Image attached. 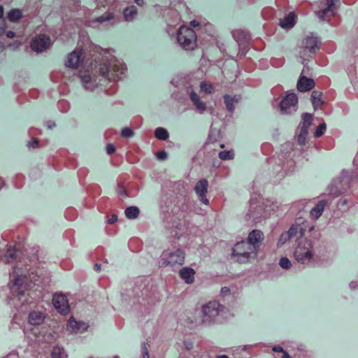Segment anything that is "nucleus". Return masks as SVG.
Listing matches in <instances>:
<instances>
[{"label":"nucleus","instance_id":"49530a36","mask_svg":"<svg viewBox=\"0 0 358 358\" xmlns=\"http://www.w3.org/2000/svg\"><path fill=\"white\" fill-rule=\"evenodd\" d=\"M29 134L31 136H38L41 134V130L35 127L29 129Z\"/></svg>","mask_w":358,"mask_h":358},{"label":"nucleus","instance_id":"774afa93","mask_svg":"<svg viewBox=\"0 0 358 358\" xmlns=\"http://www.w3.org/2000/svg\"><path fill=\"white\" fill-rule=\"evenodd\" d=\"M216 358H229V357L226 355H222L217 356Z\"/></svg>","mask_w":358,"mask_h":358},{"label":"nucleus","instance_id":"412c9836","mask_svg":"<svg viewBox=\"0 0 358 358\" xmlns=\"http://www.w3.org/2000/svg\"><path fill=\"white\" fill-rule=\"evenodd\" d=\"M85 324L83 322L76 320L71 317L69 320L67 324V329L72 333H78L80 331L85 329Z\"/></svg>","mask_w":358,"mask_h":358},{"label":"nucleus","instance_id":"3c124183","mask_svg":"<svg viewBox=\"0 0 358 358\" xmlns=\"http://www.w3.org/2000/svg\"><path fill=\"white\" fill-rule=\"evenodd\" d=\"M117 221V215L115 214H113L108 217L107 222L108 224H112L115 223Z\"/></svg>","mask_w":358,"mask_h":358},{"label":"nucleus","instance_id":"aec40b11","mask_svg":"<svg viewBox=\"0 0 358 358\" xmlns=\"http://www.w3.org/2000/svg\"><path fill=\"white\" fill-rule=\"evenodd\" d=\"M195 271L189 267H183L179 274L180 278L187 284H192L194 281Z\"/></svg>","mask_w":358,"mask_h":358},{"label":"nucleus","instance_id":"37998d69","mask_svg":"<svg viewBox=\"0 0 358 358\" xmlns=\"http://www.w3.org/2000/svg\"><path fill=\"white\" fill-rule=\"evenodd\" d=\"M3 14V6L0 5V20L2 19ZM6 29V23L3 20L1 22L0 24V36L2 35L5 32Z\"/></svg>","mask_w":358,"mask_h":358},{"label":"nucleus","instance_id":"393cba45","mask_svg":"<svg viewBox=\"0 0 358 358\" xmlns=\"http://www.w3.org/2000/svg\"><path fill=\"white\" fill-rule=\"evenodd\" d=\"M137 14L138 10L135 6H129L123 11L124 20L127 22L134 20L137 16Z\"/></svg>","mask_w":358,"mask_h":358},{"label":"nucleus","instance_id":"f257e3e1","mask_svg":"<svg viewBox=\"0 0 358 358\" xmlns=\"http://www.w3.org/2000/svg\"><path fill=\"white\" fill-rule=\"evenodd\" d=\"M340 3V0H320L317 2L318 9L315 13L321 20L337 25L339 20L336 13Z\"/></svg>","mask_w":358,"mask_h":358},{"label":"nucleus","instance_id":"79ce46f5","mask_svg":"<svg viewBox=\"0 0 358 358\" xmlns=\"http://www.w3.org/2000/svg\"><path fill=\"white\" fill-rule=\"evenodd\" d=\"M290 239H291V238L289 236L287 231L286 233L282 234L278 240V246H281V245H284L287 241H288Z\"/></svg>","mask_w":358,"mask_h":358},{"label":"nucleus","instance_id":"338daca9","mask_svg":"<svg viewBox=\"0 0 358 358\" xmlns=\"http://www.w3.org/2000/svg\"><path fill=\"white\" fill-rule=\"evenodd\" d=\"M135 3L138 6H142L143 4V0H135Z\"/></svg>","mask_w":358,"mask_h":358},{"label":"nucleus","instance_id":"58836bf2","mask_svg":"<svg viewBox=\"0 0 358 358\" xmlns=\"http://www.w3.org/2000/svg\"><path fill=\"white\" fill-rule=\"evenodd\" d=\"M234 154L233 150H225L219 152V157L222 160H229L234 158Z\"/></svg>","mask_w":358,"mask_h":358},{"label":"nucleus","instance_id":"6ab92c4d","mask_svg":"<svg viewBox=\"0 0 358 358\" xmlns=\"http://www.w3.org/2000/svg\"><path fill=\"white\" fill-rule=\"evenodd\" d=\"M45 319V315L41 312L34 310L31 311L28 317L29 323L31 325L36 326L43 324Z\"/></svg>","mask_w":358,"mask_h":358},{"label":"nucleus","instance_id":"4be33fe9","mask_svg":"<svg viewBox=\"0 0 358 358\" xmlns=\"http://www.w3.org/2000/svg\"><path fill=\"white\" fill-rule=\"evenodd\" d=\"M304 228L301 224H293L290 229L287 231L289 236L292 238L299 239L301 238L304 233Z\"/></svg>","mask_w":358,"mask_h":358},{"label":"nucleus","instance_id":"f3484780","mask_svg":"<svg viewBox=\"0 0 358 358\" xmlns=\"http://www.w3.org/2000/svg\"><path fill=\"white\" fill-rule=\"evenodd\" d=\"M297 16L294 12H290L280 20V26L285 29H290L296 24Z\"/></svg>","mask_w":358,"mask_h":358},{"label":"nucleus","instance_id":"1a4fd4ad","mask_svg":"<svg viewBox=\"0 0 358 358\" xmlns=\"http://www.w3.org/2000/svg\"><path fill=\"white\" fill-rule=\"evenodd\" d=\"M298 103V97L296 94L287 93L286 95L282 97L280 103V108L283 113H290L292 110H296V106Z\"/></svg>","mask_w":358,"mask_h":358},{"label":"nucleus","instance_id":"bf43d9fd","mask_svg":"<svg viewBox=\"0 0 358 358\" xmlns=\"http://www.w3.org/2000/svg\"><path fill=\"white\" fill-rule=\"evenodd\" d=\"M281 358H292L291 356L285 350L281 352Z\"/></svg>","mask_w":358,"mask_h":358},{"label":"nucleus","instance_id":"b1692460","mask_svg":"<svg viewBox=\"0 0 358 358\" xmlns=\"http://www.w3.org/2000/svg\"><path fill=\"white\" fill-rule=\"evenodd\" d=\"M189 98L199 113H202L206 110V103L201 100L196 93L192 92L189 95Z\"/></svg>","mask_w":358,"mask_h":358},{"label":"nucleus","instance_id":"09e8293b","mask_svg":"<svg viewBox=\"0 0 358 358\" xmlns=\"http://www.w3.org/2000/svg\"><path fill=\"white\" fill-rule=\"evenodd\" d=\"M157 159L160 160H164L167 158V154L164 151H159L156 153Z\"/></svg>","mask_w":358,"mask_h":358},{"label":"nucleus","instance_id":"4d7b16f0","mask_svg":"<svg viewBox=\"0 0 358 358\" xmlns=\"http://www.w3.org/2000/svg\"><path fill=\"white\" fill-rule=\"evenodd\" d=\"M143 358H149L148 351L145 346L143 347Z\"/></svg>","mask_w":358,"mask_h":358},{"label":"nucleus","instance_id":"680f3d73","mask_svg":"<svg viewBox=\"0 0 358 358\" xmlns=\"http://www.w3.org/2000/svg\"><path fill=\"white\" fill-rule=\"evenodd\" d=\"M215 143V141L213 140L212 136H210L208 138V141L206 142L207 145L213 144Z\"/></svg>","mask_w":358,"mask_h":358},{"label":"nucleus","instance_id":"c9c22d12","mask_svg":"<svg viewBox=\"0 0 358 358\" xmlns=\"http://www.w3.org/2000/svg\"><path fill=\"white\" fill-rule=\"evenodd\" d=\"M327 125L324 122H321L317 127L316 128L315 132H314V136L315 138H319L322 136L324 131H326Z\"/></svg>","mask_w":358,"mask_h":358},{"label":"nucleus","instance_id":"5fc2aeb1","mask_svg":"<svg viewBox=\"0 0 358 358\" xmlns=\"http://www.w3.org/2000/svg\"><path fill=\"white\" fill-rule=\"evenodd\" d=\"M140 245V242L137 239H132L129 241V246L131 249H133V245Z\"/></svg>","mask_w":358,"mask_h":358},{"label":"nucleus","instance_id":"7c9ffc66","mask_svg":"<svg viewBox=\"0 0 358 358\" xmlns=\"http://www.w3.org/2000/svg\"><path fill=\"white\" fill-rule=\"evenodd\" d=\"M127 159L131 164H135L140 159V152L138 150H129L127 153Z\"/></svg>","mask_w":358,"mask_h":358},{"label":"nucleus","instance_id":"a211bd4d","mask_svg":"<svg viewBox=\"0 0 358 358\" xmlns=\"http://www.w3.org/2000/svg\"><path fill=\"white\" fill-rule=\"evenodd\" d=\"M234 39L241 45L248 43L250 40V35L248 31L243 29H235L232 31Z\"/></svg>","mask_w":358,"mask_h":358},{"label":"nucleus","instance_id":"8fccbe9b","mask_svg":"<svg viewBox=\"0 0 358 358\" xmlns=\"http://www.w3.org/2000/svg\"><path fill=\"white\" fill-rule=\"evenodd\" d=\"M51 164H52V166L55 169H60V165L57 163V156H53L51 159Z\"/></svg>","mask_w":358,"mask_h":358},{"label":"nucleus","instance_id":"603ef678","mask_svg":"<svg viewBox=\"0 0 358 358\" xmlns=\"http://www.w3.org/2000/svg\"><path fill=\"white\" fill-rule=\"evenodd\" d=\"M76 212L73 209H69L66 211V216L69 219L73 220Z\"/></svg>","mask_w":358,"mask_h":358},{"label":"nucleus","instance_id":"ddd939ff","mask_svg":"<svg viewBox=\"0 0 358 358\" xmlns=\"http://www.w3.org/2000/svg\"><path fill=\"white\" fill-rule=\"evenodd\" d=\"M54 307L62 314H66L69 311V305L66 297L62 294H55L52 299Z\"/></svg>","mask_w":358,"mask_h":358},{"label":"nucleus","instance_id":"6e6552de","mask_svg":"<svg viewBox=\"0 0 358 358\" xmlns=\"http://www.w3.org/2000/svg\"><path fill=\"white\" fill-rule=\"evenodd\" d=\"M52 41L50 37L45 34L35 35L30 41L31 49L37 52H43L50 48Z\"/></svg>","mask_w":358,"mask_h":358},{"label":"nucleus","instance_id":"4c0bfd02","mask_svg":"<svg viewBox=\"0 0 358 358\" xmlns=\"http://www.w3.org/2000/svg\"><path fill=\"white\" fill-rule=\"evenodd\" d=\"M92 257L94 259L102 261L104 259L103 248H97L92 254Z\"/></svg>","mask_w":358,"mask_h":358},{"label":"nucleus","instance_id":"052dcab7","mask_svg":"<svg viewBox=\"0 0 358 358\" xmlns=\"http://www.w3.org/2000/svg\"><path fill=\"white\" fill-rule=\"evenodd\" d=\"M229 292H230V289L227 287H224L222 288V289H221V293L224 295L227 294Z\"/></svg>","mask_w":358,"mask_h":358},{"label":"nucleus","instance_id":"5701e85b","mask_svg":"<svg viewBox=\"0 0 358 358\" xmlns=\"http://www.w3.org/2000/svg\"><path fill=\"white\" fill-rule=\"evenodd\" d=\"M327 201L325 200L320 201L316 206L310 210V217L314 219H318L322 214L324 207L327 206Z\"/></svg>","mask_w":358,"mask_h":358},{"label":"nucleus","instance_id":"864d4df0","mask_svg":"<svg viewBox=\"0 0 358 358\" xmlns=\"http://www.w3.org/2000/svg\"><path fill=\"white\" fill-rule=\"evenodd\" d=\"M189 226V222L186 220H184L183 224L179 227L176 226V227L180 230H187Z\"/></svg>","mask_w":358,"mask_h":358},{"label":"nucleus","instance_id":"ea45409f","mask_svg":"<svg viewBox=\"0 0 358 358\" xmlns=\"http://www.w3.org/2000/svg\"><path fill=\"white\" fill-rule=\"evenodd\" d=\"M308 131L300 129L299 134L296 136L297 142L300 145H304L306 141Z\"/></svg>","mask_w":358,"mask_h":358},{"label":"nucleus","instance_id":"9d476101","mask_svg":"<svg viewBox=\"0 0 358 358\" xmlns=\"http://www.w3.org/2000/svg\"><path fill=\"white\" fill-rule=\"evenodd\" d=\"M84 60V51L82 48H76L69 53L65 62V66L71 69H78Z\"/></svg>","mask_w":358,"mask_h":358},{"label":"nucleus","instance_id":"cd10ccee","mask_svg":"<svg viewBox=\"0 0 358 358\" xmlns=\"http://www.w3.org/2000/svg\"><path fill=\"white\" fill-rule=\"evenodd\" d=\"M127 176L121 175L118 179V194L120 196H128V192L124 187L125 181L127 180Z\"/></svg>","mask_w":358,"mask_h":358},{"label":"nucleus","instance_id":"69168bd1","mask_svg":"<svg viewBox=\"0 0 358 358\" xmlns=\"http://www.w3.org/2000/svg\"><path fill=\"white\" fill-rule=\"evenodd\" d=\"M31 93L32 96H33L34 98H36V97H38V92L37 91H36V90H33Z\"/></svg>","mask_w":358,"mask_h":358},{"label":"nucleus","instance_id":"2eb2a0df","mask_svg":"<svg viewBox=\"0 0 358 358\" xmlns=\"http://www.w3.org/2000/svg\"><path fill=\"white\" fill-rule=\"evenodd\" d=\"M310 101L315 110H323L327 102L324 99L322 92L313 90L310 95Z\"/></svg>","mask_w":358,"mask_h":358},{"label":"nucleus","instance_id":"473e14b6","mask_svg":"<svg viewBox=\"0 0 358 358\" xmlns=\"http://www.w3.org/2000/svg\"><path fill=\"white\" fill-rule=\"evenodd\" d=\"M51 357L52 358H65L67 356L64 348L55 346L52 350Z\"/></svg>","mask_w":358,"mask_h":358},{"label":"nucleus","instance_id":"c85d7f7f","mask_svg":"<svg viewBox=\"0 0 358 358\" xmlns=\"http://www.w3.org/2000/svg\"><path fill=\"white\" fill-rule=\"evenodd\" d=\"M224 101L227 110L232 112L234 110V103H237L238 99L236 96L225 95L224 96Z\"/></svg>","mask_w":358,"mask_h":358},{"label":"nucleus","instance_id":"13d9d810","mask_svg":"<svg viewBox=\"0 0 358 358\" xmlns=\"http://www.w3.org/2000/svg\"><path fill=\"white\" fill-rule=\"evenodd\" d=\"M6 36L9 38H13L15 36V34L12 31H8L6 32Z\"/></svg>","mask_w":358,"mask_h":358},{"label":"nucleus","instance_id":"0eeeda50","mask_svg":"<svg viewBox=\"0 0 358 358\" xmlns=\"http://www.w3.org/2000/svg\"><path fill=\"white\" fill-rule=\"evenodd\" d=\"M185 262V252L181 249L174 252L164 251L159 262L161 266L182 265Z\"/></svg>","mask_w":358,"mask_h":358},{"label":"nucleus","instance_id":"de8ad7c7","mask_svg":"<svg viewBox=\"0 0 358 358\" xmlns=\"http://www.w3.org/2000/svg\"><path fill=\"white\" fill-rule=\"evenodd\" d=\"M106 150L108 155H112L115 152L116 148L114 145L109 143L106 145Z\"/></svg>","mask_w":358,"mask_h":358},{"label":"nucleus","instance_id":"39448f33","mask_svg":"<svg viewBox=\"0 0 358 358\" xmlns=\"http://www.w3.org/2000/svg\"><path fill=\"white\" fill-rule=\"evenodd\" d=\"M180 45L186 50H193L197 46V36L194 29L187 26H181L177 34Z\"/></svg>","mask_w":358,"mask_h":358},{"label":"nucleus","instance_id":"72a5a7b5","mask_svg":"<svg viewBox=\"0 0 358 358\" xmlns=\"http://www.w3.org/2000/svg\"><path fill=\"white\" fill-rule=\"evenodd\" d=\"M155 136L159 140L165 141L169 138V133L164 128L159 127L155 129Z\"/></svg>","mask_w":358,"mask_h":358},{"label":"nucleus","instance_id":"a18cd8bd","mask_svg":"<svg viewBox=\"0 0 358 358\" xmlns=\"http://www.w3.org/2000/svg\"><path fill=\"white\" fill-rule=\"evenodd\" d=\"M28 146L32 148H39V141L36 138H31V139L28 143Z\"/></svg>","mask_w":358,"mask_h":358},{"label":"nucleus","instance_id":"dca6fc26","mask_svg":"<svg viewBox=\"0 0 358 358\" xmlns=\"http://www.w3.org/2000/svg\"><path fill=\"white\" fill-rule=\"evenodd\" d=\"M208 182L206 179L200 180L195 186V191L199 195L201 201L205 203L208 204V199L206 198V194L208 191Z\"/></svg>","mask_w":358,"mask_h":358},{"label":"nucleus","instance_id":"f03ea898","mask_svg":"<svg viewBox=\"0 0 358 358\" xmlns=\"http://www.w3.org/2000/svg\"><path fill=\"white\" fill-rule=\"evenodd\" d=\"M293 256L298 263L306 265L313 264L318 259L315 253L312 241L306 239L301 241L298 243Z\"/></svg>","mask_w":358,"mask_h":358},{"label":"nucleus","instance_id":"e2e57ef3","mask_svg":"<svg viewBox=\"0 0 358 358\" xmlns=\"http://www.w3.org/2000/svg\"><path fill=\"white\" fill-rule=\"evenodd\" d=\"M357 0H344V2L348 5L354 4Z\"/></svg>","mask_w":358,"mask_h":358},{"label":"nucleus","instance_id":"6e6d98bb","mask_svg":"<svg viewBox=\"0 0 358 358\" xmlns=\"http://www.w3.org/2000/svg\"><path fill=\"white\" fill-rule=\"evenodd\" d=\"M283 348L280 346H274L273 348V351L275 352H279V353H281L282 351H283Z\"/></svg>","mask_w":358,"mask_h":358},{"label":"nucleus","instance_id":"4468645a","mask_svg":"<svg viewBox=\"0 0 358 358\" xmlns=\"http://www.w3.org/2000/svg\"><path fill=\"white\" fill-rule=\"evenodd\" d=\"M315 86V82L313 79L300 75L296 84L297 90L300 92H306L313 90Z\"/></svg>","mask_w":358,"mask_h":358},{"label":"nucleus","instance_id":"c03bdc74","mask_svg":"<svg viewBox=\"0 0 358 358\" xmlns=\"http://www.w3.org/2000/svg\"><path fill=\"white\" fill-rule=\"evenodd\" d=\"M121 135L122 137L129 138L134 135V131L131 129L125 127L122 130Z\"/></svg>","mask_w":358,"mask_h":358},{"label":"nucleus","instance_id":"0e129e2a","mask_svg":"<svg viewBox=\"0 0 358 358\" xmlns=\"http://www.w3.org/2000/svg\"><path fill=\"white\" fill-rule=\"evenodd\" d=\"M94 269L97 271H101V264L96 263L94 265Z\"/></svg>","mask_w":358,"mask_h":358},{"label":"nucleus","instance_id":"e433bc0d","mask_svg":"<svg viewBox=\"0 0 358 358\" xmlns=\"http://www.w3.org/2000/svg\"><path fill=\"white\" fill-rule=\"evenodd\" d=\"M24 277H22V276H17L15 280H14V282H13V285L15 286H17L18 287V289L20 290V292H23L24 288L27 287V284L25 285V286L24 287V283H25V282H24Z\"/></svg>","mask_w":358,"mask_h":358},{"label":"nucleus","instance_id":"2f4dec72","mask_svg":"<svg viewBox=\"0 0 358 358\" xmlns=\"http://www.w3.org/2000/svg\"><path fill=\"white\" fill-rule=\"evenodd\" d=\"M125 215L128 219L132 220L138 217L139 209L136 206H130L125 209Z\"/></svg>","mask_w":358,"mask_h":358},{"label":"nucleus","instance_id":"bb28decb","mask_svg":"<svg viewBox=\"0 0 358 358\" xmlns=\"http://www.w3.org/2000/svg\"><path fill=\"white\" fill-rule=\"evenodd\" d=\"M201 92L206 94H211L215 91L213 83L208 80H203L200 83Z\"/></svg>","mask_w":358,"mask_h":358},{"label":"nucleus","instance_id":"c756f323","mask_svg":"<svg viewBox=\"0 0 358 358\" xmlns=\"http://www.w3.org/2000/svg\"><path fill=\"white\" fill-rule=\"evenodd\" d=\"M22 17L20 9H12L8 13V19L13 22H18Z\"/></svg>","mask_w":358,"mask_h":358},{"label":"nucleus","instance_id":"7ed1b4c3","mask_svg":"<svg viewBox=\"0 0 358 358\" xmlns=\"http://www.w3.org/2000/svg\"><path fill=\"white\" fill-rule=\"evenodd\" d=\"M322 43L318 37L310 34L304 37L298 46L299 57L303 61H309L315 57L321 48Z\"/></svg>","mask_w":358,"mask_h":358},{"label":"nucleus","instance_id":"20e7f679","mask_svg":"<svg viewBox=\"0 0 358 358\" xmlns=\"http://www.w3.org/2000/svg\"><path fill=\"white\" fill-rule=\"evenodd\" d=\"M245 241L237 242L232 248L231 256L236 262L240 264L247 263L250 259L257 257L258 254Z\"/></svg>","mask_w":358,"mask_h":358},{"label":"nucleus","instance_id":"423d86ee","mask_svg":"<svg viewBox=\"0 0 358 358\" xmlns=\"http://www.w3.org/2000/svg\"><path fill=\"white\" fill-rule=\"evenodd\" d=\"M224 311V306L217 301H210L201 307V318L204 323L213 322L216 317Z\"/></svg>","mask_w":358,"mask_h":358},{"label":"nucleus","instance_id":"f8f14e48","mask_svg":"<svg viewBox=\"0 0 358 358\" xmlns=\"http://www.w3.org/2000/svg\"><path fill=\"white\" fill-rule=\"evenodd\" d=\"M264 239V233L259 229H254L251 231L247 237L245 241L252 246L255 251L258 254L259 247Z\"/></svg>","mask_w":358,"mask_h":358},{"label":"nucleus","instance_id":"9b49d317","mask_svg":"<svg viewBox=\"0 0 358 358\" xmlns=\"http://www.w3.org/2000/svg\"><path fill=\"white\" fill-rule=\"evenodd\" d=\"M99 70L101 73L110 81L116 82L119 79L120 68L117 64H103L101 65Z\"/></svg>","mask_w":358,"mask_h":358},{"label":"nucleus","instance_id":"a19ab883","mask_svg":"<svg viewBox=\"0 0 358 358\" xmlns=\"http://www.w3.org/2000/svg\"><path fill=\"white\" fill-rule=\"evenodd\" d=\"M279 265L283 269H289L292 264L287 257H282L279 261Z\"/></svg>","mask_w":358,"mask_h":358},{"label":"nucleus","instance_id":"f704fd0d","mask_svg":"<svg viewBox=\"0 0 358 358\" xmlns=\"http://www.w3.org/2000/svg\"><path fill=\"white\" fill-rule=\"evenodd\" d=\"M275 14V10L271 7L264 8L262 11V17L266 20L274 18Z\"/></svg>","mask_w":358,"mask_h":358},{"label":"nucleus","instance_id":"a878e982","mask_svg":"<svg viewBox=\"0 0 358 358\" xmlns=\"http://www.w3.org/2000/svg\"><path fill=\"white\" fill-rule=\"evenodd\" d=\"M313 116L310 113H303L302 115V122L300 124V129L308 131V129L312 124Z\"/></svg>","mask_w":358,"mask_h":358}]
</instances>
